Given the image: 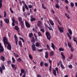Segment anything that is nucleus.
I'll return each mask as SVG.
<instances>
[{"label": "nucleus", "mask_w": 77, "mask_h": 77, "mask_svg": "<svg viewBox=\"0 0 77 77\" xmlns=\"http://www.w3.org/2000/svg\"><path fill=\"white\" fill-rule=\"evenodd\" d=\"M14 38L16 43V45H18V37L17 36V35H14Z\"/></svg>", "instance_id": "obj_6"}, {"label": "nucleus", "mask_w": 77, "mask_h": 77, "mask_svg": "<svg viewBox=\"0 0 77 77\" xmlns=\"http://www.w3.org/2000/svg\"><path fill=\"white\" fill-rule=\"evenodd\" d=\"M17 60L18 62H21L22 59H21V58H19L17 59Z\"/></svg>", "instance_id": "obj_38"}, {"label": "nucleus", "mask_w": 77, "mask_h": 77, "mask_svg": "<svg viewBox=\"0 0 77 77\" xmlns=\"http://www.w3.org/2000/svg\"><path fill=\"white\" fill-rule=\"evenodd\" d=\"M10 11L12 13V14H14V11H13L12 10V9L11 8H10Z\"/></svg>", "instance_id": "obj_58"}, {"label": "nucleus", "mask_w": 77, "mask_h": 77, "mask_svg": "<svg viewBox=\"0 0 77 77\" xmlns=\"http://www.w3.org/2000/svg\"><path fill=\"white\" fill-rule=\"evenodd\" d=\"M23 16H25V17H26L27 16V13L25 12L23 13Z\"/></svg>", "instance_id": "obj_55"}, {"label": "nucleus", "mask_w": 77, "mask_h": 77, "mask_svg": "<svg viewBox=\"0 0 77 77\" xmlns=\"http://www.w3.org/2000/svg\"><path fill=\"white\" fill-rule=\"evenodd\" d=\"M4 21L6 23H7V24H8V23H9V20L8 19H5L4 20Z\"/></svg>", "instance_id": "obj_16"}, {"label": "nucleus", "mask_w": 77, "mask_h": 77, "mask_svg": "<svg viewBox=\"0 0 77 77\" xmlns=\"http://www.w3.org/2000/svg\"><path fill=\"white\" fill-rule=\"evenodd\" d=\"M25 25L27 27H28V28L30 27V23H29L28 22H27V21H26L25 22Z\"/></svg>", "instance_id": "obj_8"}, {"label": "nucleus", "mask_w": 77, "mask_h": 77, "mask_svg": "<svg viewBox=\"0 0 77 77\" xmlns=\"http://www.w3.org/2000/svg\"><path fill=\"white\" fill-rule=\"evenodd\" d=\"M33 7V6L32 5H29L28 6V8H32Z\"/></svg>", "instance_id": "obj_59"}, {"label": "nucleus", "mask_w": 77, "mask_h": 77, "mask_svg": "<svg viewBox=\"0 0 77 77\" xmlns=\"http://www.w3.org/2000/svg\"><path fill=\"white\" fill-rule=\"evenodd\" d=\"M31 41L32 44H35V38L34 37L32 38Z\"/></svg>", "instance_id": "obj_11"}, {"label": "nucleus", "mask_w": 77, "mask_h": 77, "mask_svg": "<svg viewBox=\"0 0 77 77\" xmlns=\"http://www.w3.org/2000/svg\"><path fill=\"white\" fill-rule=\"evenodd\" d=\"M4 18H6V17H7V15L6 14V12L5 11L4 12Z\"/></svg>", "instance_id": "obj_26"}, {"label": "nucleus", "mask_w": 77, "mask_h": 77, "mask_svg": "<svg viewBox=\"0 0 77 77\" xmlns=\"http://www.w3.org/2000/svg\"><path fill=\"white\" fill-rule=\"evenodd\" d=\"M22 2L23 3V5H24V6L26 9V10H29V8H28V6L26 4H25V2H24V1H22Z\"/></svg>", "instance_id": "obj_9"}, {"label": "nucleus", "mask_w": 77, "mask_h": 77, "mask_svg": "<svg viewBox=\"0 0 77 77\" xmlns=\"http://www.w3.org/2000/svg\"><path fill=\"white\" fill-rule=\"evenodd\" d=\"M2 0H0V8L2 7Z\"/></svg>", "instance_id": "obj_34"}, {"label": "nucleus", "mask_w": 77, "mask_h": 77, "mask_svg": "<svg viewBox=\"0 0 77 77\" xmlns=\"http://www.w3.org/2000/svg\"><path fill=\"white\" fill-rule=\"evenodd\" d=\"M11 66L12 68H14V70H16L17 69V67H15V65L12 64H11Z\"/></svg>", "instance_id": "obj_15"}, {"label": "nucleus", "mask_w": 77, "mask_h": 77, "mask_svg": "<svg viewBox=\"0 0 77 77\" xmlns=\"http://www.w3.org/2000/svg\"><path fill=\"white\" fill-rule=\"evenodd\" d=\"M41 21H39L38 22L37 25L38 26H41Z\"/></svg>", "instance_id": "obj_27"}, {"label": "nucleus", "mask_w": 77, "mask_h": 77, "mask_svg": "<svg viewBox=\"0 0 77 77\" xmlns=\"http://www.w3.org/2000/svg\"><path fill=\"white\" fill-rule=\"evenodd\" d=\"M7 49L9 50H11V49H12V47L11 46V45L10 43H8V44H7Z\"/></svg>", "instance_id": "obj_7"}, {"label": "nucleus", "mask_w": 77, "mask_h": 77, "mask_svg": "<svg viewBox=\"0 0 77 77\" xmlns=\"http://www.w3.org/2000/svg\"><path fill=\"white\" fill-rule=\"evenodd\" d=\"M38 36H42V34L40 32H38Z\"/></svg>", "instance_id": "obj_33"}, {"label": "nucleus", "mask_w": 77, "mask_h": 77, "mask_svg": "<svg viewBox=\"0 0 77 77\" xmlns=\"http://www.w3.org/2000/svg\"><path fill=\"white\" fill-rule=\"evenodd\" d=\"M23 74L22 77H26V71L24 69H22L21 70V72L20 74V77L22 76Z\"/></svg>", "instance_id": "obj_2"}, {"label": "nucleus", "mask_w": 77, "mask_h": 77, "mask_svg": "<svg viewBox=\"0 0 77 77\" xmlns=\"http://www.w3.org/2000/svg\"><path fill=\"white\" fill-rule=\"evenodd\" d=\"M45 35H46L47 39L48 40H50L51 39V35L50 33V32H47L45 33Z\"/></svg>", "instance_id": "obj_3"}, {"label": "nucleus", "mask_w": 77, "mask_h": 77, "mask_svg": "<svg viewBox=\"0 0 77 77\" xmlns=\"http://www.w3.org/2000/svg\"><path fill=\"white\" fill-rule=\"evenodd\" d=\"M37 77H42L41 75L38 74L37 75Z\"/></svg>", "instance_id": "obj_63"}, {"label": "nucleus", "mask_w": 77, "mask_h": 77, "mask_svg": "<svg viewBox=\"0 0 77 77\" xmlns=\"http://www.w3.org/2000/svg\"><path fill=\"white\" fill-rule=\"evenodd\" d=\"M2 67L1 68H2V70H5V66H4V65H2Z\"/></svg>", "instance_id": "obj_37"}, {"label": "nucleus", "mask_w": 77, "mask_h": 77, "mask_svg": "<svg viewBox=\"0 0 77 77\" xmlns=\"http://www.w3.org/2000/svg\"><path fill=\"white\" fill-rule=\"evenodd\" d=\"M40 65L41 66H42L44 65V62L43 61H42L41 62V63L40 64Z\"/></svg>", "instance_id": "obj_39"}, {"label": "nucleus", "mask_w": 77, "mask_h": 77, "mask_svg": "<svg viewBox=\"0 0 77 77\" xmlns=\"http://www.w3.org/2000/svg\"><path fill=\"white\" fill-rule=\"evenodd\" d=\"M7 63L8 65H11V60L7 61Z\"/></svg>", "instance_id": "obj_40"}, {"label": "nucleus", "mask_w": 77, "mask_h": 77, "mask_svg": "<svg viewBox=\"0 0 77 77\" xmlns=\"http://www.w3.org/2000/svg\"><path fill=\"white\" fill-rule=\"evenodd\" d=\"M42 7L43 8V9H47V8L44 7V4H42Z\"/></svg>", "instance_id": "obj_47"}, {"label": "nucleus", "mask_w": 77, "mask_h": 77, "mask_svg": "<svg viewBox=\"0 0 77 77\" xmlns=\"http://www.w3.org/2000/svg\"><path fill=\"white\" fill-rule=\"evenodd\" d=\"M55 18L56 20L57 21H59V18H57V17H55Z\"/></svg>", "instance_id": "obj_54"}, {"label": "nucleus", "mask_w": 77, "mask_h": 77, "mask_svg": "<svg viewBox=\"0 0 77 77\" xmlns=\"http://www.w3.org/2000/svg\"><path fill=\"white\" fill-rule=\"evenodd\" d=\"M29 57L30 59H31L32 60L33 59V57H32V56L30 54H29Z\"/></svg>", "instance_id": "obj_43"}, {"label": "nucleus", "mask_w": 77, "mask_h": 77, "mask_svg": "<svg viewBox=\"0 0 77 77\" xmlns=\"http://www.w3.org/2000/svg\"><path fill=\"white\" fill-rule=\"evenodd\" d=\"M32 48L33 51H36V47L35 44L32 45Z\"/></svg>", "instance_id": "obj_10"}, {"label": "nucleus", "mask_w": 77, "mask_h": 77, "mask_svg": "<svg viewBox=\"0 0 77 77\" xmlns=\"http://www.w3.org/2000/svg\"><path fill=\"white\" fill-rule=\"evenodd\" d=\"M61 68H62V69H65V67L62 64H61Z\"/></svg>", "instance_id": "obj_41"}, {"label": "nucleus", "mask_w": 77, "mask_h": 77, "mask_svg": "<svg viewBox=\"0 0 77 77\" xmlns=\"http://www.w3.org/2000/svg\"><path fill=\"white\" fill-rule=\"evenodd\" d=\"M67 36L69 37V39H71V37L70 36V35H69V33L67 32Z\"/></svg>", "instance_id": "obj_30"}, {"label": "nucleus", "mask_w": 77, "mask_h": 77, "mask_svg": "<svg viewBox=\"0 0 77 77\" xmlns=\"http://www.w3.org/2000/svg\"><path fill=\"white\" fill-rule=\"evenodd\" d=\"M0 72L1 74H3V70H2V68L0 66Z\"/></svg>", "instance_id": "obj_48"}, {"label": "nucleus", "mask_w": 77, "mask_h": 77, "mask_svg": "<svg viewBox=\"0 0 77 77\" xmlns=\"http://www.w3.org/2000/svg\"><path fill=\"white\" fill-rule=\"evenodd\" d=\"M44 65L46 67H48V63H45L44 64Z\"/></svg>", "instance_id": "obj_46"}, {"label": "nucleus", "mask_w": 77, "mask_h": 77, "mask_svg": "<svg viewBox=\"0 0 77 77\" xmlns=\"http://www.w3.org/2000/svg\"><path fill=\"white\" fill-rule=\"evenodd\" d=\"M51 47L53 48L54 50L55 51V45L53 43H51Z\"/></svg>", "instance_id": "obj_13"}, {"label": "nucleus", "mask_w": 77, "mask_h": 77, "mask_svg": "<svg viewBox=\"0 0 77 77\" xmlns=\"http://www.w3.org/2000/svg\"><path fill=\"white\" fill-rule=\"evenodd\" d=\"M45 58L46 59H48V51H47L45 52Z\"/></svg>", "instance_id": "obj_12"}, {"label": "nucleus", "mask_w": 77, "mask_h": 77, "mask_svg": "<svg viewBox=\"0 0 77 77\" xmlns=\"http://www.w3.org/2000/svg\"><path fill=\"white\" fill-rule=\"evenodd\" d=\"M73 41H74V42H76V45H77V40H76V39L75 38H73Z\"/></svg>", "instance_id": "obj_50"}, {"label": "nucleus", "mask_w": 77, "mask_h": 77, "mask_svg": "<svg viewBox=\"0 0 77 77\" xmlns=\"http://www.w3.org/2000/svg\"><path fill=\"white\" fill-rule=\"evenodd\" d=\"M3 40L4 44H5V43H6V44H8V40L6 37L5 36L4 37Z\"/></svg>", "instance_id": "obj_4"}, {"label": "nucleus", "mask_w": 77, "mask_h": 77, "mask_svg": "<svg viewBox=\"0 0 77 77\" xmlns=\"http://www.w3.org/2000/svg\"><path fill=\"white\" fill-rule=\"evenodd\" d=\"M19 38L20 39V40H21L22 41V42H24V39H23V38L21 37H19Z\"/></svg>", "instance_id": "obj_42"}, {"label": "nucleus", "mask_w": 77, "mask_h": 77, "mask_svg": "<svg viewBox=\"0 0 77 77\" xmlns=\"http://www.w3.org/2000/svg\"><path fill=\"white\" fill-rule=\"evenodd\" d=\"M70 5L71 7H73V6H74V4L72 2H71L70 3Z\"/></svg>", "instance_id": "obj_49"}, {"label": "nucleus", "mask_w": 77, "mask_h": 77, "mask_svg": "<svg viewBox=\"0 0 77 77\" xmlns=\"http://www.w3.org/2000/svg\"><path fill=\"white\" fill-rule=\"evenodd\" d=\"M32 30L33 31H34V32H37V30H36V29H35V28H33V29H32Z\"/></svg>", "instance_id": "obj_62"}, {"label": "nucleus", "mask_w": 77, "mask_h": 77, "mask_svg": "<svg viewBox=\"0 0 77 77\" xmlns=\"http://www.w3.org/2000/svg\"><path fill=\"white\" fill-rule=\"evenodd\" d=\"M68 31L70 35H71L72 34V30H71V29H69Z\"/></svg>", "instance_id": "obj_23"}, {"label": "nucleus", "mask_w": 77, "mask_h": 77, "mask_svg": "<svg viewBox=\"0 0 77 77\" xmlns=\"http://www.w3.org/2000/svg\"><path fill=\"white\" fill-rule=\"evenodd\" d=\"M57 27L60 33H63V32L64 30L63 27H60L59 25H58Z\"/></svg>", "instance_id": "obj_5"}, {"label": "nucleus", "mask_w": 77, "mask_h": 77, "mask_svg": "<svg viewBox=\"0 0 77 77\" xmlns=\"http://www.w3.org/2000/svg\"><path fill=\"white\" fill-rule=\"evenodd\" d=\"M71 51L72 52H74V49L72 48V47L71 48Z\"/></svg>", "instance_id": "obj_61"}, {"label": "nucleus", "mask_w": 77, "mask_h": 77, "mask_svg": "<svg viewBox=\"0 0 77 77\" xmlns=\"http://www.w3.org/2000/svg\"><path fill=\"white\" fill-rule=\"evenodd\" d=\"M64 2L66 3L67 4H68V0H64Z\"/></svg>", "instance_id": "obj_57"}, {"label": "nucleus", "mask_w": 77, "mask_h": 77, "mask_svg": "<svg viewBox=\"0 0 77 77\" xmlns=\"http://www.w3.org/2000/svg\"><path fill=\"white\" fill-rule=\"evenodd\" d=\"M22 10L23 12H25V7L23 6H22Z\"/></svg>", "instance_id": "obj_51"}, {"label": "nucleus", "mask_w": 77, "mask_h": 77, "mask_svg": "<svg viewBox=\"0 0 77 77\" xmlns=\"http://www.w3.org/2000/svg\"><path fill=\"white\" fill-rule=\"evenodd\" d=\"M12 26H15V22H12Z\"/></svg>", "instance_id": "obj_64"}, {"label": "nucleus", "mask_w": 77, "mask_h": 77, "mask_svg": "<svg viewBox=\"0 0 77 77\" xmlns=\"http://www.w3.org/2000/svg\"><path fill=\"white\" fill-rule=\"evenodd\" d=\"M69 67L70 69L72 68V65H69Z\"/></svg>", "instance_id": "obj_56"}, {"label": "nucleus", "mask_w": 77, "mask_h": 77, "mask_svg": "<svg viewBox=\"0 0 77 77\" xmlns=\"http://www.w3.org/2000/svg\"><path fill=\"white\" fill-rule=\"evenodd\" d=\"M0 53H3V51H4V48H3V47H1V48H0Z\"/></svg>", "instance_id": "obj_18"}, {"label": "nucleus", "mask_w": 77, "mask_h": 77, "mask_svg": "<svg viewBox=\"0 0 77 77\" xmlns=\"http://www.w3.org/2000/svg\"><path fill=\"white\" fill-rule=\"evenodd\" d=\"M35 45L36 47H40V43L38 42H37L36 43H35Z\"/></svg>", "instance_id": "obj_21"}, {"label": "nucleus", "mask_w": 77, "mask_h": 77, "mask_svg": "<svg viewBox=\"0 0 77 77\" xmlns=\"http://www.w3.org/2000/svg\"><path fill=\"white\" fill-rule=\"evenodd\" d=\"M68 46L69 47H70V48H71V47H72L71 44L70 43L68 42Z\"/></svg>", "instance_id": "obj_36"}, {"label": "nucleus", "mask_w": 77, "mask_h": 77, "mask_svg": "<svg viewBox=\"0 0 77 77\" xmlns=\"http://www.w3.org/2000/svg\"><path fill=\"white\" fill-rule=\"evenodd\" d=\"M53 73L55 76H56V75H57V74H56V70L54 69H53Z\"/></svg>", "instance_id": "obj_17"}, {"label": "nucleus", "mask_w": 77, "mask_h": 77, "mask_svg": "<svg viewBox=\"0 0 77 77\" xmlns=\"http://www.w3.org/2000/svg\"><path fill=\"white\" fill-rule=\"evenodd\" d=\"M40 31H41V32H43V33H44V32H45V30L44 29H41Z\"/></svg>", "instance_id": "obj_53"}, {"label": "nucleus", "mask_w": 77, "mask_h": 77, "mask_svg": "<svg viewBox=\"0 0 77 77\" xmlns=\"http://www.w3.org/2000/svg\"><path fill=\"white\" fill-rule=\"evenodd\" d=\"M13 53L15 57H19V55L18 54L15 53V52H14Z\"/></svg>", "instance_id": "obj_29"}, {"label": "nucleus", "mask_w": 77, "mask_h": 77, "mask_svg": "<svg viewBox=\"0 0 77 77\" xmlns=\"http://www.w3.org/2000/svg\"><path fill=\"white\" fill-rule=\"evenodd\" d=\"M53 55H54V52L53 51H51L50 53V56H53Z\"/></svg>", "instance_id": "obj_31"}, {"label": "nucleus", "mask_w": 77, "mask_h": 77, "mask_svg": "<svg viewBox=\"0 0 77 77\" xmlns=\"http://www.w3.org/2000/svg\"><path fill=\"white\" fill-rule=\"evenodd\" d=\"M48 61L49 63L50 64H51V62H52V61L51 60H50V59H49L48 60Z\"/></svg>", "instance_id": "obj_60"}, {"label": "nucleus", "mask_w": 77, "mask_h": 77, "mask_svg": "<svg viewBox=\"0 0 77 77\" xmlns=\"http://www.w3.org/2000/svg\"><path fill=\"white\" fill-rule=\"evenodd\" d=\"M59 50V51H64V49H63L62 48H60Z\"/></svg>", "instance_id": "obj_45"}, {"label": "nucleus", "mask_w": 77, "mask_h": 77, "mask_svg": "<svg viewBox=\"0 0 77 77\" xmlns=\"http://www.w3.org/2000/svg\"><path fill=\"white\" fill-rule=\"evenodd\" d=\"M59 3H57L55 5V7L57 9H59L60 8V6L59 5Z\"/></svg>", "instance_id": "obj_22"}, {"label": "nucleus", "mask_w": 77, "mask_h": 77, "mask_svg": "<svg viewBox=\"0 0 77 77\" xmlns=\"http://www.w3.org/2000/svg\"><path fill=\"white\" fill-rule=\"evenodd\" d=\"M36 21V18L35 17H33V18H31V22H33V21Z\"/></svg>", "instance_id": "obj_25"}, {"label": "nucleus", "mask_w": 77, "mask_h": 77, "mask_svg": "<svg viewBox=\"0 0 77 77\" xmlns=\"http://www.w3.org/2000/svg\"><path fill=\"white\" fill-rule=\"evenodd\" d=\"M12 62L13 63H14L15 62V58L13 57L12 58Z\"/></svg>", "instance_id": "obj_35"}, {"label": "nucleus", "mask_w": 77, "mask_h": 77, "mask_svg": "<svg viewBox=\"0 0 77 77\" xmlns=\"http://www.w3.org/2000/svg\"><path fill=\"white\" fill-rule=\"evenodd\" d=\"M46 47L48 50H49V51H51V48H50V47L48 45H46Z\"/></svg>", "instance_id": "obj_28"}, {"label": "nucleus", "mask_w": 77, "mask_h": 77, "mask_svg": "<svg viewBox=\"0 0 77 77\" xmlns=\"http://www.w3.org/2000/svg\"><path fill=\"white\" fill-rule=\"evenodd\" d=\"M15 30H17V31H19L20 30V29H19V27L17 26H16L14 27V28Z\"/></svg>", "instance_id": "obj_14"}, {"label": "nucleus", "mask_w": 77, "mask_h": 77, "mask_svg": "<svg viewBox=\"0 0 77 77\" xmlns=\"http://www.w3.org/2000/svg\"><path fill=\"white\" fill-rule=\"evenodd\" d=\"M50 22L52 26H54V23H53V22L51 20H50Z\"/></svg>", "instance_id": "obj_32"}, {"label": "nucleus", "mask_w": 77, "mask_h": 77, "mask_svg": "<svg viewBox=\"0 0 77 77\" xmlns=\"http://www.w3.org/2000/svg\"><path fill=\"white\" fill-rule=\"evenodd\" d=\"M18 44L20 47H23V45H22V42H21V41H19Z\"/></svg>", "instance_id": "obj_19"}, {"label": "nucleus", "mask_w": 77, "mask_h": 77, "mask_svg": "<svg viewBox=\"0 0 77 77\" xmlns=\"http://www.w3.org/2000/svg\"><path fill=\"white\" fill-rule=\"evenodd\" d=\"M1 23L0 24V27H2L3 26V21L2 20H1Z\"/></svg>", "instance_id": "obj_44"}, {"label": "nucleus", "mask_w": 77, "mask_h": 77, "mask_svg": "<svg viewBox=\"0 0 77 77\" xmlns=\"http://www.w3.org/2000/svg\"><path fill=\"white\" fill-rule=\"evenodd\" d=\"M18 20L19 22H20V24L21 28H24V22L23 21L22 18L20 17H19Z\"/></svg>", "instance_id": "obj_1"}, {"label": "nucleus", "mask_w": 77, "mask_h": 77, "mask_svg": "<svg viewBox=\"0 0 77 77\" xmlns=\"http://www.w3.org/2000/svg\"><path fill=\"white\" fill-rule=\"evenodd\" d=\"M33 33H31L29 34V37L30 38H32L33 37Z\"/></svg>", "instance_id": "obj_20"}, {"label": "nucleus", "mask_w": 77, "mask_h": 77, "mask_svg": "<svg viewBox=\"0 0 77 77\" xmlns=\"http://www.w3.org/2000/svg\"><path fill=\"white\" fill-rule=\"evenodd\" d=\"M1 60H2L3 62L5 60V57H4L3 56H1Z\"/></svg>", "instance_id": "obj_24"}, {"label": "nucleus", "mask_w": 77, "mask_h": 77, "mask_svg": "<svg viewBox=\"0 0 77 77\" xmlns=\"http://www.w3.org/2000/svg\"><path fill=\"white\" fill-rule=\"evenodd\" d=\"M73 57V56L72 55V54H71V56L69 57V59H72V58Z\"/></svg>", "instance_id": "obj_52"}]
</instances>
